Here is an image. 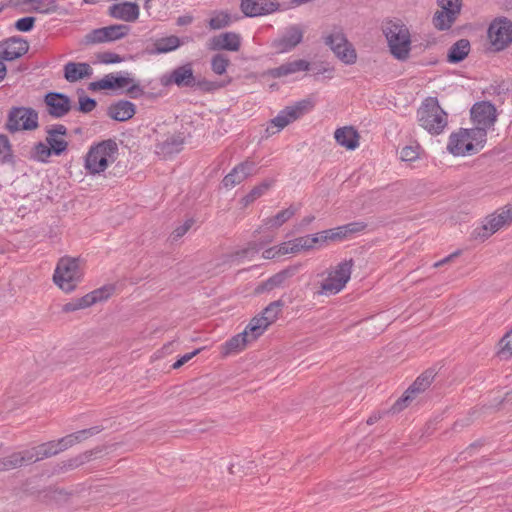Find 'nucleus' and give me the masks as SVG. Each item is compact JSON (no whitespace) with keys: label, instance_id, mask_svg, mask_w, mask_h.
<instances>
[{"label":"nucleus","instance_id":"nucleus-12","mask_svg":"<svg viewBox=\"0 0 512 512\" xmlns=\"http://www.w3.org/2000/svg\"><path fill=\"white\" fill-rule=\"evenodd\" d=\"M488 38L494 51H501L512 42V23L507 19L495 20L488 29Z\"/></svg>","mask_w":512,"mask_h":512},{"label":"nucleus","instance_id":"nucleus-60","mask_svg":"<svg viewBox=\"0 0 512 512\" xmlns=\"http://www.w3.org/2000/svg\"><path fill=\"white\" fill-rule=\"evenodd\" d=\"M278 256L286 255L289 253H296L294 247V241L283 242L279 246H276Z\"/></svg>","mask_w":512,"mask_h":512},{"label":"nucleus","instance_id":"nucleus-48","mask_svg":"<svg viewBox=\"0 0 512 512\" xmlns=\"http://www.w3.org/2000/svg\"><path fill=\"white\" fill-rule=\"evenodd\" d=\"M259 249L260 248L258 247V245L256 243L252 242V243H249V245L246 248H244L240 251H237L234 254L228 255L226 258H227V261L234 262L240 257H246L249 254L258 253Z\"/></svg>","mask_w":512,"mask_h":512},{"label":"nucleus","instance_id":"nucleus-50","mask_svg":"<svg viewBox=\"0 0 512 512\" xmlns=\"http://www.w3.org/2000/svg\"><path fill=\"white\" fill-rule=\"evenodd\" d=\"M20 454V460L22 464H30L37 461H40V455H38V449L37 447H33L31 449H27L21 452H18Z\"/></svg>","mask_w":512,"mask_h":512},{"label":"nucleus","instance_id":"nucleus-49","mask_svg":"<svg viewBox=\"0 0 512 512\" xmlns=\"http://www.w3.org/2000/svg\"><path fill=\"white\" fill-rule=\"evenodd\" d=\"M230 23V17L226 13H218L213 16L209 21V26L213 30L221 29L228 26Z\"/></svg>","mask_w":512,"mask_h":512},{"label":"nucleus","instance_id":"nucleus-56","mask_svg":"<svg viewBox=\"0 0 512 512\" xmlns=\"http://www.w3.org/2000/svg\"><path fill=\"white\" fill-rule=\"evenodd\" d=\"M192 225H193V220L188 219L187 221H185L184 224L175 228L171 234L172 241L179 240L182 236H184L188 232V230L192 227Z\"/></svg>","mask_w":512,"mask_h":512},{"label":"nucleus","instance_id":"nucleus-58","mask_svg":"<svg viewBox=\"0 0 512 512\" xmlns=\"http://www.w3.org/2000/svg\"><path fill=\"white\" fill-rule=\"evenodd\" d=\"M96 107V101L90 97L83 96L79 98V110L83 113H89Z\"/></svg>","mask_w":512,"mask_h":512},{"label":"nucleus","instance_id":"nucleus-19","mask_svg":"<svg viewBox=\"0 0 512 512\" xmlns=\"http://www.w3.org/2000/svg\"><path fill=\"white\" fill-rule=\"evenodd\" d=\"M184 142L185 136L181 132L167 135L165 139L156 144L155 152L163 158L170 157L182 150Z\"/></svg>","mask_w":512,"mask_h":512},{"label":"nucleus","instance_id":"nucleus-1","mask_svg":"<svg viewBox=\"0 0 512 512\" xmlns=\"http://www.w3.org/2000/svg\"><path fill=\"white\" fill-rule=\"evenodd\" d=\"M419 125L432 135L441 134L448 125V114L442 109L437 98H426L417 110Z\"/></svg>","mask_w":512,"mask_h":512},{"label":"nucleus","instance_id":"nucleus-30","mask_svg":"<svg viewBox=\"0 0 512 512\" xmlns=\"http://www.w3.org/2000/svg\"><path fill=\"white\" fill-rule=\"evenodd\" d=\"M11 6H18L20 4H31L32 7L29 11L38 13H51L56 11L55 0H9Z\"/></svg>","mask_w":512,"mask_h":512},{"label":"nucleus","instance_id":"nucleus-61","mask_svg":"<svg viewBox=\"0 0 512 512\" xmlns=\"http://www.w3.org/2000/svg\"><path fill=\"white\" fill-rule=\"evenodd\" d=\"M496 214L504 225L512 222V205L503 207Z\"/></svg>","mask_w":512,"mask_h":512},{"label":"nucleus","instance_id":"nucleus-17","mask_svg":"<svg viewBox=\"0 0 512 512\" xmlns=\"http://www.w3.org/2000/svg\"><path fill=\"white\" fill-rule=\"evenodd\" d=\"M132 82L133 79L129 77V73L124 75L110 73L98 81L91 82L88 89L91 91L122 89Z\"/></svg>","mask_w":512,"mask_h":512},{"label":"nucleus","instance_id":"nucleus-5","mask_svg":"<svg viewBox=\"0 0 512 512\" xmlns=\"http://www.w3.org/2000/svg\"><path fill=\"white\" fill-rule=\"evenodd\" d=\"M82 277L83 271L79 259L62 257L57 263L53 281L61 290L70 293L75 290Z\"/></svg>","mask_w":512,"mask_h":512},{"label":"nucleus","instance_id":"nucleus-4","mask_svg":"<svg viewBox=\"0 0 512 512\" xmlns=\"http://www.w3.org/2000/svg\"><path fill=\"white\" fill-rule=\"evenodd\" d=\"M118 157V145L112 140H104L92 146L85 159V168L91 174H99L114 163Z\"/></svg>","mask_w":512,"mask_h":512},{"label":"nucleus","instance_id":"nucleus-16","mask_svg":"<svg viewBox=\"0 0 512 512\" xmlns=\"http://www.w3.org/2000/svg\"><path fill=\"white\" fill-rule=\"evenodd\" d=\"M303 29L298 25L288 27L283 36L273 41L272 46L278 53H285L294 49L302 42Z\"/></svg>","mask_w":512,"mask_h":512},{"label":"nucleus","instance_id":"nucleus-63","mask_svg":"<svg viewBox=\"0 0 512 512\" xmlns=\"http://www.w3.org/2000/svg\"><path fill=\"white\" fill-rule=\"evenodd\" d=\"M310 239H311L313 248L316 247L317 245L321 246L322 244H324L328 241V237H327V234L325 233V231H321L314 235H310Z\"/></svg>","mask_w":512,"mask_h":512},{"label":"nucleus","instance_id":"nucleus-64","mask_svg":"<svg viewBox=\"0 0 512 512\" xmlns=\"http://www.w3.org/2000/svg\"><path fill=\"white\" fill-rule=\"evenodd\" d=\"M366 224L364 222H352L345 225L347 230V235L354 234L363 231L366 228Z\"/></svg>","mask_w":512,"mask_h":512},{"label":"nucleus","instance_id":"nucleus-41","mask_svg":"<svg viewBox=\"0 0 512 512\" xmlns=\"http://www.w3.org/2000/svg\"><path fill=\"white\" fill-rule=\"evenodd\" d=\"M502 226H504L503 221L497 216V214H493L483 224V234L481 236L483 238H487L491 234L498 231Z\"/></svg>","mask_w":512,"mask_h":512},{"label":"nucleus","instance_id":"nucleus-33","mask_svg":"<svg viewBox=\"0 0 512 512\" xmlns=\"http://www.w3.org/2000/svg\"><path fill=\"white\" fill-rule=\"evenodd\" d=\"M274 184V180H264L259 185L255 186L246 196L241 200L243 206H248L255 200L264 195Z\"/></svg>","mask_w":512,"mask_h":512},{"label":"nucleus","instance_id":"nucleus-62","mask_svg":"<svg viewBox=\"0 0 512 512\" xmlns=\"http://www.w3.org/2000/svg\"><path fill=\"white\" fill-rule=\"evenodd\" d=\"M76 443L77 442L74 438L73 433L58 440V444H59V447L61 448V451H64V450L68 449L69 447H72Z\"/></svg>","mask_w":512,"mask_h":512},{"label":"nucleus","instance_id":"nucleus-25","mask_svg":"<svg viewBox=\"0 0 512 512\" xmlns=\"http://www.w3.org/2000/svg\"><path fill=\"white\" fill-rule=\"evenodd\" d=\"M309 67L310 63L308 61L298 59L292 62L284 63L279 67L270 69L267 73L273 78H280L300 71H307Z\"/></svg>","mask_w":512,"mask_h":512},{"label":"nucleus","instance_id":"nucleus-2","mask_svg":"<svg viewBox=\"0 0 512 512\" xmlns=\"http://www.w3.org/2000/svg\"><path fill=\"white\" fill-rule=\"evenodd\" d=\"M486 143L483 132L473 129H459L449 137L447 150L454 156L472 155L479 152Z\"/></svg>","mask_w":512,"mask_h":512},{"label":"nucleus","instance_id":"nucleus-59","mask_svg":"<svg viewBox=\"0 0 512 512\" xmlns=\"http://www.w3.org/2000/svg\"><path fill=\"white\" fill-rule=\"evenodd\" d=\"M98 59L101 63L104 64H113V63H120L122 61V58L120 55L112 52H104L100 53L98 55Z\"/></svg>","mask_w":512,"mask_h":512},{"label":"nucleus","instance_id":"nucleus-39","mask_svg":"<svg viewBox=\"0 0 512 512\" xmlns=\"http://www.w3.org/2000/svg\"><path fill=\"white\" fill-rule=\"evenodd\" d=\"M92 455H93V451H86V452L79 454L71 459H68L67 461L63 462L62 469L65 471L76 469V468L80 467L81 465L90 461Z\"/></svg>","mask_w":512,"mask_h":512},{"label":"nucleus","instance_id":"nucleus-46","mask_svg":"<svg viewBox=\"0 0 512 512\" xmlns=\"http://www.w3.org/2000/svg\"><path fill=\"white\" fill-rule=\"evenodd\" d=\"M462 0H437L438 6L447 11L448 13H454V16H458L461 10Z\"/></svg>","mask_w":512,"mask_h":512},{"label":"nucleus","instance_id":"nucleus-10","mask_svg":"<svg viewBox=\"0 0 512 512\" xmlns=\"http://www.w3.org/2000/svg\"><path fill=\"white\" fill-rule=\"evenodd\" d=\"M436 372L434 369H427L424 371L412 385L404 392L401 398H399L392 406L391 410L393 413H398L408 407L419 394L426 391L432 384Z\"/></svg>","mask_w":512,"mask_h":512},{"label":"nucleus","instance_id":"nucleus-55","mask_svg":"<svg viewBox=\"0 0 512 512\" xmlns=\"http://www.w3.org/2000/svg\"><path fill=\"white\" fill-rule=\"evenodd\" d=\"M34 23V17H24L16 21L15 28L21 32H29L33 29Z\"/></svg>","mask_w":512,"mask_h":512},{"label":"nucleus","instance_id":"nucleus-47","mask_svg":"<svg viewBox=\"0 0 512 512\" xmlns=\"http://www.w3.org/2000/svg\"><path fill=\"white\" fill-rule=\"evenodd\" d=\"M421 147L419 144L405 146L400 153L403 161H414L419 157Z\"/></svg>","mask_w":512,"mask_h":512},{"label":"nucleus","instance_id":"nucleus-57","mask_svg":"<svg viewBox=\"0 0 512 512\" xmlns=\"http://www.w3.org/2000/svg\"><path fill=\"white\" fill-rule=\"evenodd\" d=\"M293 241H294V247H295L296 253L301 250L313 249L310 235L298 237Z\"/></svg>","mask_w":512,"mask_h":512},{"label":"nucleus","instance_id":"nucleus-28","mask_svg":"<svg viewBox=\"0 0 512 512\" xmlns=\"http://www.w3.org/2000/svg\"><path fill=\"white\" fill-rule=\"evenodd\" d=\"M251 341L253 340L248 336V331H243L242 333L233 336L222 345L221 354L225 357L231 354H236L242 351L246 347L247 343Z\"/></svg>","mask_w":512,"mask_h":512},{"label":"nucleus","instance_id":"nucleus-14","mask_svg":"<svg viewBox=\"0 0 512 512\" xmlns=\"http://www.w3.org/2000/svg\"><path fill=\"white\" fill-rule=\"evenodd\" d=\"M29 44L20 37H11L0 42V58L12 61L20 58L28 52Z\"/></svg>","mask_w":512,"mask_h":512},{"label":"nucleus","instance_id":"nucleus-6","mask_svg":"<svg viewBox=\"0 0 512 512\" xmlns=\"http://www.w3.org/2000/svg\"><path fill=\"white\" fill-rule=\"evenodd\" d=\"M352 265V260H345L327 270L317 294L329 296L339 293L351 278Z\"/></svg>","mask_w":512,"mask_h":512},{"label":"nucleus","instance_id":"nucleus-45","mask_svg":"<svg viewBox=\"0 0 512 512\" xmlns=\"http://www.w3.org/2000/svg\"><path fill=\"white\" fill-rule=\"evenodd\" d=\"M12 160L11 144L6 135H0V161L10 162Z\"/></svg>","mask_w":512,"mask_h":512},{"label":"nucleus","instance_id":"nucleus-51","mask_svg":"<svg viewBox=\"0 0 512 512\" xmlns=\"http://www.w3.org/2000/svg\"><path fill=\"white\" fill-rule=\"evenodd\" d=\"M103 430L101 426H94L88 429H83L73 433L77 443L86 440L87 438L100 433Z\"/></svg>","mask_w":512,"mask_h":512},{"label":"nucleus","instance_id":"nucleus-13","mask_svg":"<svg viewBox=\"0 0 512 512\" xmlns=\"http://www.w3.org/2000/svg\"><path fill=\"white\" fill-rule=\"evenodd\" d=\"M130 28L125 24H114L92 30L85 36L87 44L113 42L125 37Z\"/></svg>","mask_w":512,"mask_h":512},{"label":"nucleus","instance_id":"nucleus-40","mask_svg":"<svg viewBox=\"0 0 512 512\" xmlns=\"http://www.w3.org/2000/svg\"><path fill=\"white\" fill-rule=\"evenodd\" d=\"M52 150L48 146V144L43 142H38L34 145L31 151V158L35 161L46 162L48 158L52 155Z\"/></svg>","mask_w":512,"mask_h":512},{"label":"nucleus","instance_id":"nucleus-9","mask_svg":"<svg viewBox=\"0 0 512 512\" xmlns=\"http://www.w3.org/2000/svg\"><path fill=\"white\" fill-rule=\"evenodd\" d=\"M314 106V103L310 99H304L292 106H288L285 109L281 110L278 115L273 118L270 122V125L267 127V132L269 133H277L280 130L284 129L291 122L297 120L306 112L310 111Z\"/></svg>","mask_w":512,"mask_h":512},{"label":"nucleus","instance_id":"nucleus-37","mask_svg":"<svg viewBox=\"0 0 512 512\" xmlns=\"http://www.w3.org/2000/svg\"><path fill=\"white\" fill-rule=\"evenodd\" d=\"M284 303L281 300L271 302L260 314L266 320L268 326L271 325L281 312Z\"/></svg>","mask_w":512,"mask_h":512},{"label":"nucleus","instance_id":"nucleus-32","mask_svg":"<svg viewBox=\"0 0 512 512\" xmlns=\"http://www.w3.org/2000/svg\"><path fill=\"white\" fill-rule=\"evenodd\" d=\"M297 210V207L290 206L287 209L280 211L275 216L267 218L264 221V224L269 228H278L287 222L290 218H292Z\"/></svg>","mask_w":512,"mask_h":512},{"label":"nucleus","instance_id":"nucleus-11","mask_svg":"<svg viewBox=\"0 0 512 512\" xmlns=\"http://www.w3.org/2000/svg\"><path fill=\"white\" fill-rule=\"evenodd\" d=\"M471 119L475 124L473 130L483 132V138L487 136V130L490 129L497 120V111L493 104L487 101L478 102L471 108Z\"/></svg>","mask_w":512,"mask_h":512},{"label":"nucleus","instance_id":"nucleus-52","mask_svg":"<svg viewBox=\"0 0 512 512\" xmlns=\"http://www.w3.org/2000/svg\"><path fill=\"white\" fill-rule=\"evenodd\" d=\"M501 349L499 354L501 357L512 355V331L507 333L500 341Z\"/></svg>","mask_w":512,"mask_h":512},{"label":"nucleus","instance_id":"nucleus-24","mask_svg":"<svg viewBox=\"0 0 512 512\" xmlns=\"http://www.w3.org/2000/svg\"><path fill=\"white\" fill-rule=\"evenodd\" d=\"M136 112L135 105L126 100H120L117 103L111 104L108 108V115L119 122H124L131 119Z\"/></svg>","mask_w":512,"mask_h":512},{"label":"nucleus","instance_id":"nucleus-27","mask_svg":"<svg viewBox=\"0 0 512 512\" xmlns=\"http://www.w3.org/2000/svg\"><path fill=\"white\" fill-rule=\"evenodd\" d=\"M334 137L339 145L348 150H354L359 146V134L353 127L338 128Z\"/></svg>","mask_w":512,"mask_h":512},{"label":"nucleus","instance_id":"nucleus-36","mask_svg":"<svg viewBox=\"0 0 512 512\" xmlns=\"http://www.w3.org/2000/svg\"><path fill=\"white\" fill-rule=\"evenodd\" d=\"M454 13H448L447 11L440 8L433 17V24L439 30L449 29L456 20Z\"/></svg>","mask_w":512,"mask_h":512},{"label":"nucleus","instance_id":"nucleus-15","mask_svg":"<svg viewBox=\"0 0 512 512\" xmlns=\"http://www.w3.org/2000/svg\"><path fill=\"white\" fill-rule=\"evenodd\" d=\"M44 102L47 107V113L53 118H61L71 110V100L68 96L50 92L46 94Z\"/></svg>","mask_w":512,"mask_h":512},{"label":"nucleus","instance_id":"nucleus-34","mask_svg":"<svg viewBox=\"0 0 512 512\" xmlns=\"http://www.w3.org/2000/svg\"><path fill=\"white\" fill-rule=\"evenodd\" d=\"M114 291V287L112 285L109 286H103L101 288H98L84 296V302L86 301L87 306L90 307L91 305L107 300Z\"/></svg>","mask_w":512,"mask_h":512},{"label":"nucleus","instance_id":"nucleus-53","mask_svg":"<svg viewBox=\"0 0 512 512\" xmlns=\"http://www.w3.org/2000/svg\"><path fill=\"white\" fill-rule=\"evenodd\" d=\"M325 233L327 234L328 240L331 241L342 240L348 236L345 225L334 229L325 230Z\"/></svg>","mask_w":512,"mask_h":512},{"label":"nucleus","instance_id":"nucleus-7","mask_svg":"<svg viewBox=\"0 0 512 512\" xmlns=\"http://www.w3.org/2000/svg\"><path fill=\"white\" fill-rule=\"evenodd\" d=\"M324 43L329 46L335 56L347 65H352L357 60V53L353 45L348 41L343 30L334 28L324 37Z\"/></svg>","mask_w":512,"mask_h":512},{"label":"nucleus","instance_id":"nucleus-8","mask_svg":"<svg viewBox=\"0 0 512 512\" xmlns=\"http://www.w3.org/2000/svg\"><path fill=\"white\" fill-rule=\"evenodd\" d=\"M39 126L38 113L30 107H12L9 110L6 129L15 133L22 130H35Z\"/></svg>","mask_w":512,"mask_h":512},{"label":"nucleus","instance_id":"nucleus-22","mask_svg":"<svg viewBox=\"0 0 512 512\" xmlns=\"http://www.w3.org/2000/svg\"><path fill=\"white\" fill-rule=\"evenodd\" d=\"M241 37L234 32H225L214 36L210 41L211 50H227L236 52L240 49Z\"/></svg>","mask_w":512,"mask_h":512},{"label":"nucleus","instance_id":"nucleus-38","mask_svg":"<svg viewBox=\"0 0 512 512\" xmlns=\"http://www.w3.org/2000/svg\"><path fill=\"white\" fill-rule=\"evenodd\" d=\"M180 44V39L177 36H169L159 39L155 43V48L159 53H166L178 48Z\"/></svg>","mask_w":512,"mask_h":512},{"label":"nucleus","instance_id":"nucleus-35","mask_svg":"<svg viewBox=\"0 0 512 512\" xmlns=\"http://www.w3.org/2000/svg\"><path fill=\"white\" fill-rule=\"evenodd\" d=\"M268 327L266 320L261 315H258L250 321L244 331H248V336L252 340H256Z\"/></svg>","mask_w":512,"mask_h":512},{"label":"nucleus","instance_id":"nucleus-43","mask_svg":"<svg viewBox=\"0 0 512 512\" xmlns=\"http://www.w3.org/2000/svg\"><path fill=\"white\" fill-rule=\"evenodd\" d=\"M36 447L38 449V455H40L41 460L49 458L61 452V448L59 447L58 441H50Z\"/></svg>","mask_w":512,"mask_h":512},{"label":"nucleus","instance_id":"nucleus-44","mask_svg":"<svg viewBox=\"0 0 512 512\" xmlns=\"http://www.w3.org/2000/svg\"><path fill=\"white\" fill-rule=\"evenodd\" d=\"M229 63L230 60L227 56L223 54H216L212 57L211 68L214 73L222 75L226 72Z\"/></svg>","mask_w":512,"mask_h":512},{"label":"nucleus","instance_id":"nucleus-20","mask_svg":"<svg viewBox=\"0 0 512 512\" xmlns=\"http://www.w3.org/2000/svg\"><path fill=\"white\" fill-rule=\"evenodd\" d=\"M275 0H242L241 9L246 16L255 17L277 9Z\"/></svg>","mask_w":512,"mask_h":512},{"label":"nucleus","instance_id":"nucleus-54","mask_svg":"<svg viewBox=\"0 0 512 512\" xmlns=\"http://www.w3.org/2000/svg\"><path fill=\"white\" fill-rule=\"evenodd\" d=\"M88 308L86 301L84 302V296L81 298H78L76 300H73L71 302L66 303L62 307L63 312H73L80 309Z\"/></svg>","mask_w":512,"mask_h":512},{"label":"nucleus","instance_id":"nucleus-23","mask_svg":"<svg viewBox=\"0 0 512 512\" xmlns=\"http://www.w3.org/2000/svg\"><path fill=\"white\" fill-rule=\"evenodd\" d=\"M92 74V67L85 62H68L64 66V77L70 83L89 78Z\"/></svg>","mask_w":512,"mask_h":512},{"label":"nucleus","instance_id":"nucleus-42","mask_svg":"<svg viewBox=\"0 0 512 512\" xmlns=\"http://www.w3.org/2000/svg\"><path fill=\"white\" fill-rule=\"evenodd\" d=\"M46 142L55 155L62 154L68 146V142L59 136L47 134Z\"/></svg>","mask_w":512,"mask_h":512},{"label":"nucleus","instance_id":"nucleus-3","mask_svg":"<svg viewBox=\"0 0 512 512\" xmlns=\"http://www.w3.org/2000/svg\"><path fill=\"white\" fill-rule=\"evenodd\" d=\"M382 30L391 54L398 60L407 59L411 49V38L406 25L399 20H388L383 24Z\"/></svg>","mask_w":512,"mask_h":512},{"label":"nucleus","instance_id":"nucleus-29","mask_svg":"<svg viewBox=\"0 0 512 512\" xmlns=\"http://www.w3.org/2000/svg\"><path fill=\"white\" fill-rule=\"evenodd\" d=\"M470 52V42L467 39H460L449 49L447 60L450 63H459L464 60Z\"/></svg>","mask_w":512,"mask_h":512},{"label":"nucleus","instance_id":"nucleus-31","mask_svg":"<svg viewBox=\"0 0 512 512\" xmlns=\"http://www.w3.org/2000/svg\"><path fill=\"white\" fill-rule=\"evenodd\" d=\"M297 271L298 267L292 266L276 273L263 284V289L270 291L276 287L282 286L286 280L293 277Z\"/></svg>","mask_w":512,"mask_h":512},{"label":"nucleus","instance_id":"nucleus-26","mask_svg":"<svg viewBox=\"0 0 512 512\" xmlns=\"http://www.w3.org/2000/svg\"><path fill=\"white\" fill-rule=\"evenodd\" d=\"M169 82L176 84L178 87H192L195 85V78L191 64H185L174 69L170 76Z\"/></svg>","mask_w":512,"mask_h":512},{"label":"nucleus","instance_id":"nucleus-21","mask_svg":"<svg viewBox=\"0 0 512 512\" xmlns=\"http://www.w3.org/2000/svg\"><path fill=\"white\" fill-rule=\"evenodd\" d=\"M108 14L115 19L134 22L139 17V6L135 2L113 4L109 7Z\"/></svg>","mask_w":512,"mask_h":512},{"label":"nucleus","instance_id":"nucleus-18","mask_svg":"<svg viewBox=\"0 0 512 512\" xmlns=\"http://www.w3.org/2000/svg\"><path fill=\"white\" fill-rule=\"evenodd\" d=\"M255 173H256L255 162L246 160V161L238 164L236 167H234L233 170L224 177V179L222 181L223 186L226 188H232V187L242 183L249 176H251Z\"/></svg>","mask_w":512,"mask_h":512}]
</instances>
